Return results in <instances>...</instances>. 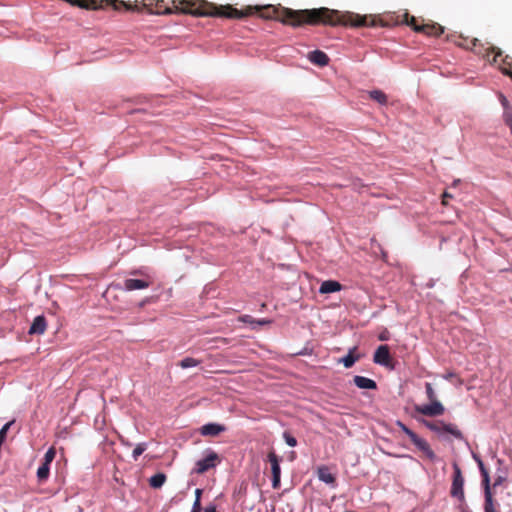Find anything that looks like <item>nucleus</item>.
<instances>
[{"label": "nucleus", "instance_id": "f257e3e1", "mask_svg": "<svg viewBox=\"0 0 512 512\" xmlns=\"http://www.w3.org/2000/svg\"><path fill=\"white\" fill-rule=\"evenodd\" d=\"M251 8L252 12L247 16L258 10L257 7H247L243 11ZM260 16L264 19H274L280 21L285 25L293 27L308 25H330V26H349V27H375L383 25L382 20L376 19L371 15H359L353 12H340L338 10L329 9L326 7L293 10L290 8H277L272 5L265 6L261 9Z\"/></svg>", "mask_w": 512, "mask_h": 512}, {"label": "nucleus", "instance_id": "f03ea898", "mask_svg": "<svg viewBox=\"0 0 512 512\" xmlns=\"http://www.w3.org/2000/svg\"><path fill=\"white\" fill-rule=\"evenodd\" d=\"M470 43L471 47L469 48L478 54H483L484 57L489 58V55L493 54L491 62L499 64L501 71L512 79V58L510 56L502 57L501 49L494 46L484 48L477 38L472 39Z\"/></svg>", "mask_w": 512, "mask_h": 512}, {"label": "nucleus", "instance_id": "7ed1b4c3", "mask_svg": "<svg viewBox=\"0 0 512 512\" xmlns=\"http://www.w3.org/2000/svg\"><path fill=\"white\" fill-rule=\"evenodd\" d=\"M425 425L427 428H429L431 431L436 432L438 434H445L448 433L455 437L456 439H463L462 432L457 428L456 425L451 423H444L443 421H436V422H430L425 421Z\"/></svg>", "mask_w": 512, "mask_h": 512}, {"label": "nucleus", "instance_id": "20e7f679", "mask_svg": "<svg viewBox=\"0 0 512 512\" xmlns=\"http://www.w3.org/2000/svg\"><path fill=\"white\" fill-rule=\"evenodd\" d=\"M453 480L451 485L450 494L452 497L458 498L460 501H463L464 496V478L462 475V471L457 463L453 464Z\"/></svg>", "mask_w": 512, "mask_h": 512}, {"label": "nucleus", "instance_id": "39448f33", "mask_svg": "<svg viewBox=\"0 0 512 512\" xmlns=\"http://www.w3.org/2000/svg\"><path fill=\"white\" fill-rule=\"evenodd\" d=\"M220 463V458L217 453L211 451L203 459L196 462L193 473L204 474L208 470L215 468Z\"/></svg>", "mask_w": 512, "mask_h": 512}, {"label": "nucleus", "instance_id": "423d86ee", "mask_svg": "<svg viewBox=\"0 0 512 512\" xmlns=\"http://www.w3.org/2000/svg\"><path fill=\"white\" fill-rule=\"evenodd\" d=\"M267 458L271 465L272 487L274 489H278L280 487V478H281V468H280L281 458L274 451H270L268 453Z\"/></svg>", "mask_w": 512, "mask_h": 512}, {"label": "nucleus", "instance_id": "0eeeda50", "mask_svg": "<svg viewBox=\"0 0 512 512\" xmlns=\"http://www.w3.org/2000/svg\"><path fill=\"white\" fill-rule=\"evenodd\" d=\"M416 412L429 417L440 416L444 413V406L438 401H430V404L415 407Z\"/></svg>", "mask_w": 512, "mask_h": 512}, {"label": "nucleus", "instance_id": "6e6552de", "mask_svg": "<svg viewBox=\"0 0 512 512\" xmlns=\"http://www.w3.org/2000/svg\"><path fill=\"white\" fill-rule=\"evenodd\" d=\"M373 361L376 364L393 368L392 358L390 355L389 347L387 345H381L377 348L374 353Z\"/></svg>", "mask_w": 512, "mask_h": 512}, {"label": "nucleus", "instance_id": "1a4fd4ad", "mask_svg": "<svg viewBox=\"0 0 512 512\" xmlns=\"http://www.w3.org/2000/svg\"><path fill=\"white\" fill-rule=\"evenodd\" d=\"M416 32H421L428 36L438 37L444 33V27L438 23H427L421 26H415Z\"/></svg>", "mask_w": 512, "mask_h": 512}, {"label": "nucleus", "instance_id": "9d476101", "mask_svg": "<svg viewBox=\"0 0 512 512\" xmlns=\"http://www.w3.org/2000/svg\"><path fill=\"white\" fill-rule=\"evenodd\" d=\"M317 476L319 480L323 481L326 484L335 486L336 485V477L330 471L328 466L322 465L317 468Z\"/></svg>", "mask_w": 512, "mask_h": 512}, {"label": "nucleus", "instance_id": "9b49d317", "mask_svg": "<svg viewBox=\"0 0 512 512\" xmlns=\"http://www.w3.org/2000/svg\"><path fill=\"white\" fill-rule=\"evenodd\" d=\"M150 286V282L143 279H126L124 281V289L127 291L142 290Z\"/></svg>", "mask_w": 512, "mask_h": 512}, {"label": "nucleus", "instance_id": "f8f14e48", "mask_svg": "<svg viewBox=\"0 0 512 512\" xmlns=\"http://www.w3.org/2000/svg\"><path fill=\"white\" fill-rule=\"evenodd\" d=\"M420 451H422L427 458H429L431 461H434L436 459V455L434 453V451L431 449L430 445L428 444V442L423 439V438H420L418 436L417 439H415L413 442H412Z\"/></svg>", "mask_w": 512, "mask_h": 512}, {"label": "nucleus", "instance_id": "ddd939ff", "mask_svg": "<svg viewBox=\"0 0 512 512\" xmlns=\"http://www.w3.org/2000/svg\"><path fill=\"white\" fill-rule=\"evenodd\" d=\"M47 323L44 316L40 315L34 318L30 328L29 334H43L46 331Z\"/></svg>", "mask_w": 512, "mask_h": 512}, {"label": "nucleus", "instance_id": "4468645a", "mask_svg": "<svg viewBox=\"0 0 512 512\" xmlns=\"http://www.w3.org/2000/svg\"><path fill=\"white\" fill-rule=\"evenodd\" d=\"M308 59L315 65L326 66L329 62V57L326 53L320 50L312 51L308 54Z\"/></svg>", "mask_w": 512, "mask_h": 512}, {"label": "nucleus", "instance_id": "2eb2a0df", "mask_svg": "<svg viewBox=\"0 0 512 512\" xmlns=\"http://www.w3.org/2000/svg\"><path fill=\"white\" fill-rule=\"evenodd\" d=\"M475 459L478 463L479 470H480L481 476H482V484L484 486V496H487V492L492 493L491 487H490V476H489V473H488L487 469L485 468L482 460L479 458H476V457H475Z\"/></svg>", "mask_w": 512, "mask_h": 512}, {"label": "nucleus", "instance_id": "dca6fc26", "mask_svg": "<svg viewBox=\"0 0 512 512\" xmlns=\"http://www.w3.org/2000/svg\"><path fill=\"white\" fill-rule=\"evenodd\" d=\"M475 459L478 463L479 470H480L481 476H482V484L484 486V496H487V492L492 493L491 487H490V476H489V473H488L487 469L485 468L482 460L479 458H476V457H475Z\"/></svg>", "mask_w": 512, "mask_h": 512}, {"label": "nucleus", "instance_id": "f3484780", "mask_svg": "<svg viewBox=\"0 0 512 512\" xmlns=\"http://www.w3.org/2000/svg\"><path fill=\"white\" fill-rule=\"evenodd\" d=\"M354 384L360 389H376L377 384L374 380L364 376H354Z\"/></svg>", "mask_w": 512, "mask_h": 512}, {"label": "nucleus", "instance_id": "a211bd4d", "mask_svg": "<svg viewBox=\"0 0 512 512\" xmlns=\"http://www.w3.org/2000/svg\"><path fill=\"white\" fill-rule=\"evenodd\" d=\"M341 288H342V285L339 282L334 281V280H327L321 284L319 292L321 294H328V293L340 291Z\"/></svg>", "mask_w": 512, "mask_h": 512}, {"label": "nucleus", "instance_id": "6ab92c4d", "mask_svg": "<svg viewBox=\"0 0 512 512\" xmlns=\"http://www.w3.org/2000/svg\"><path fill=\"white\" fill-rule=\"evenodd\" d=\"M224 430L225 428L223 426L219 424L210 423L202 426L201 434L204 436H217Z\"/></svg>", "mask_w": 512, "mask_h": 512}, {"label": "nucleus", "instance_id": "aec40b11", "mask_svg": "<svg viewBox=\"0 0 512 512\" xmlns=\"http://www.w3.org/2000/svg\"><path fill=\"white\" fill-rule=\"evenodd\" d=\"M356 349H357L356 347H353L352 349H350L349 353L340 360V362H342L346 368L352 367L355 364V362L359 360L360 356L354 355V352L356 351Z\"/></svg>", "mask_w": 512, "mask_h": 512}, {"label": "nucleus", "instance_id": "412c9836", "mask_svg": "<svg viewBox=\"0 0 512 512\" xmlns=\"http://www.w3.org/2000/svg\"><path fill=\"white\" fill-rule=\"evenodd\" d=\"M166 479L167 477L164 473H157L149 479V485L155 489L161 488L166 482Z\"/></svg>", "mask_w": 512, "mask_h": 512}, {"label": "nucleus", "instance_id": "4be33fe9", "mask_svg": "<svg viewBox=\"0 0 512 512\" xmlns=\"http://www.w3.org/2000/svg\"><path fill=\"white\" fill-rule=\"evenodd\" d=\"M369 96L372 100L378 102L379 104L385 105L387 104V96L381 90H373L369 92Z\"/></svg>", "mask_w": 512, "mask_h": 512}, {"label": "nucleus", "instance_id": "5701e85b", "mask_svg": "<svg viewBox=\"0 0 512 512\" xmlns=\"http://www.w3.org/2000/svg\"><path fill=\"white\" fill-rule=\"evenodd\" d=\"M50 465L42 463L37 470V478L39 482H45L49 477Z\"/></svg>", "mask_w": 512, "mask_h": 512}, {"label": "nucleus", "instance_id": "b1692460", "mask_svg": "<svg viewBox=\"0 0 512 512\" xmlns=\"http://www.w3.org/2000/svg\"><path fill=\"white\" fill-rule=\"evenodd\" d=\"M484 512H499L496 509L492 493L487 492V496H485Z\"/></svg>", "mask_w": 512, "mask_h": 512}, {"label": "nucleus", "instance_id": "393cba45", "mask_svg": "<svg viewBox=\"0 0 512 512\" xmlns=\"http://www.w3.org/2000/svg\"><path fill=\"white\" fill-rule=\"evenodd\" d=\"M200 363H201V361L198 359H195L192 357H186V358L182 359L178 365L181 368L186 369V368L198 366Z\"/></svg>", "mask_w": 512, "mask_h": 512}, {"label": "nucleus", "instance_id": "a878e982", "mask_svg": "<svg viewBox=\"0 0 512 512\" xmlns=\"http://www.w3.org/2000/svg\"><path fill=\"white\" fill-rule=\"evenodd\" d=\"M55 456H56V449L54 447H50L44 455L43 463L50 465L51 462L54 460Z\"/></svg>", "mask_w": 512, "mask_h": 512}, {"label": "nucleus", "instance_id": "bb28decb", "mask_svg": "<svg viewBox=\"0 0 512 512\" xmlns=\"http://www.w3.org/2000/svg\"><path fill=\"white\" fill-rule=\"evenodd\" d=\"M401 430L410 438L411 442L418 438V435L402 422L397 423Z\"/></svg>", "mask_w": 512, "mask_h": 512}, {"label": "nucleus", "instance_id": "cd10ccee", "mask_svg": "<svg viewBox=\"0 0 512 512\" xmlns=\"http://www.w3.org/2000/svg\"><path fill=\"white\" fill-rule=\"evenodd\" d=\"M147 444L146 443H139L136 445L132 452V457L136 461L138 457L146 450Z\"/></svg>", "mask_w": 512, "mask_h": 512}, {"label": "nucleus", "instance_id": "c85d7f7f", "mask_svg": "<svg viewBox=\"0 0 512 512\" xmlns=\"http://www.w3.org/2000/svg\"><path fill=\"white\" fill-rule=\"evenodd\" d=\"M425 390H426V395H427V398H428L429 401L437 400L436 393H435L431 383L427 382L425 384Z\"/></svg>", "mask_w": 512, "mask_h": 512}, {"label": "nucleus", "instance_id": "c756f323", "mask_svg": "<svg viewBox=\"0 0 512 512\" xmlns=\"http://www.w3.org/2000/svg\"><path fill=\"white\" fill-rule=\"evenodd\" d=\"M404 22L412 27V29L415 31V26H420L417 23V19L414 16H410L408 13L404 14Z\"/></svg>", "mask_w": 512, "mask_h": 512}, {"label": "nucleus", "instance_id": "7c9ffc66", "mask_svg": "<svg viewBox=\"0 0 512 512\" xmlns=\"http://www.w3.org/2000/svg\"><path fill=\"white\" fill-rule=\"evenodd\" d=\"M283 437L288 446L295 447L297 445L296 438L294 436H292L290 433L285 432L283 434Z\"/></svg>", "mask_w": 512, "mask_h": 512}, {"label": "nucleus", "instance_id": "2f4dec72", "mask_svg": "<svg viewBox=\"0 0 512 512\" xmlns=\"http://www.w3.org/2000/svg\"><path fill=\"white\" fill-rule=\"evenodd\" d=\"M505 121L512 129V111H505Z\"/></svg>", "mask_w": 512, "mask_h": 512}, {"label": "nucleus", "instance_id": "473e14b6", "mask_svg": "<svg viewBox=\"0 0 512 512\" xmlns=\"http://www.w3.org/2000/svg\"><path fill=\"white\" fill-rule=\"evenodd\" d=\"M449 198H452V195L449 194L448 192H444L442 195V204L447 205Z\"/></svg>", "mask_w": 512, "mask_h": 512}, {"label": "nucleus", "instance_id": "72a5a7b5", "mask_svg": "<svg viewBox=\"0 0 512 512\" xmlns=\"http://www.w3.org/2000/svg\"><path fill=\"white\" fill-rule=\"evenodd\" d=\"M191 512H201V502L194 501Z\"/></svg>", "mask_w": 512, "mask_h": 512}, {"label": "nucleus", "instance_id": "f704fd0d", "mask_svg": "<svg viewBox=\"0 0 512 512\" xmlns=\"http://www.w3.org/2000/svg\"><path fill=\"white\" fill-rule=\"evenodd\" d=\"M202 489L197 488L195 490V501L201 502Z\"/></svg>", "mask_w": 512, "mask_h": 512}, {"label": "nucleus", "instance_id": "c9c22d12", "mask_svg": "<svg viewBox=\"0 0 512 512\" xmlns=\"http://www.w3.org/2000/svg\"><path fill=\"white\" fill-rule=\"evenodd\" d=\"M500 100H501V103L504 106V108L507 110L508 100L506 99V97L504 95H500Z\"/></svg>", "mask_w": 512, "mask_h": 512}, {"label": "nucleus", "instance_id": "e433bc0d", "mask_svg": "<svg viewBox=\"0 0 512 512\" xmlns=\"http://www.w3.org/2000/svg\"><path fill=\"white\" fill-rule=\"evenodd\" d=\"M504 481V478L502 476H498L496 479H495V482H494V487L502 484V482Z\"/></svg>", "mask_w": 512, "mask_h": 512}, {"label": "nucleus", "instance_id": "4c0bfd02", "mask_svg": "<svg viewBox=\"0 0 512 512\" xmlns=\"http://www.w3.org/2000/svg\"><path fill=\"white\" fill-rule=\"evenodd\" d=\"M204 512H217V510H216V507L212 505V506L206 507Z\"/></svg>", "mask_w": 512, "mask_h": 512}, {"label": "nucleus", "instance_id": "58836bf2", "mask_svg": "<svg viewBox=\"0 0 512 512\" xmlns=\"http://www.w3.org/2000/svg\"><path fill=\"white\" fill-rule=\"evenodd\" d=\"M379 340L386 341V340H388V337H387V335L385 333H382V334L379 335Z\"/></svg>", "mask_w": 512, "mask_h": 512}, {"label": "nucleus", "instance_id": "ea45409f", "mask_svg": "<svg viewBox=\"0 0 512 512\" xmlns=\"http://www.w3.org/2000/svg\"><path fill=\"white\" fill-rule=\"evenodd\" d=\"M257 323L260 324V325H264V324L269 323V321H267V320H259V321H257Z\"/></svg>", "mask_w": 512, "mask_h": 512}, {"label": "nucleus", "instance_id": "a19ab883", "mask_svg": "<svg viewBox=\"0 0 512 512\" xmlns=\"http://www.w3.org/2000/svg\"><path fill=\"white\" fill-rule=\"evenodd\" d=\"M452 376H453V374H452V373H450V374H448V375L446 376V378H447V379H449V378H452Z\"/></svg>", "mask_w": 512, "mask_h": 512}]
</instances>
